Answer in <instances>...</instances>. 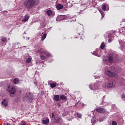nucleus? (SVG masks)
I'll return each instance as SVG.
<instances>
[{
    "label": "nucleus",
    "mask_w": 125,
    "mask_h": 125,
    "mask_svg": "<svg viewBox=\"0 0 125 125\" xmlns=\"http://www.w3.org/2000/svg\"><path fill=\"white\" fill-rule=\"evenodd\" d=\"M59 95H57L54 96V99L56 100V101H59Z\"/></svg>",
    "instance_id": "17"
},
{
    "label": "nucleus",
    "mask_w": 125,
    "mask_h": 125,
    "mask_svg": "<svg viewBox=\"0 0 125 125\" xmlns=\"http://www.w3.org/2000/svg\"><path fill=\"white\" fill-rule=\"evenodd\" d=\"M52 117L53 119H54L55 121H56V118H57V115H55L53 113H52Z\"/></svg>",
    "instance_id": "24"
},
{
    "label": "nucleus",
    "mask_w": 125,
    "mask_h": 125,
    "mask_svg": "<svg viewBox=\"0 0 125 125\" xmlns=\"http://www.w3.org/2000/svg\"><path fill=\"white\" fill-rule=\"evenodd\" d=\"M1 10V7L0 6V11Z\"/></svg>",
    "instance_id": "37"
},
{
    "label": "nucleus",
    "mask_w": 125,
    "mask_h": 125,
    "mask_svg": "<svg viewBox=\"0 0 125 125\" xmlns=\"http://www.w3.org/2000/svg\"><path fill=\"white\" fill-rule=\"evenodd\" d=\"M40 3V0H27L23 3V5L26 9H31L34 6Z\"/></svg>",
    "instance_id": "1"
},
{
    "label": "nucleus",
    "mask_w": 125,
    "mask_h": 125,
    "mask_svg": "<svg viewBox=\"0 0 125 125\" xmlns=\"http://www.w3.org/2000/svg\"><path fill=\"white\" fill-rule=\"evenodd\" d=\"M56 121L57 123H60V122H62V118H61L60 117H57Z\"/></svg>",
    "instance_id": "20"
},
{
    "label": "nucleus",
    "mask_w": 125,
    "mask_h": 125,
    "mask_svg": "<svg viewBox=\"0 0 125 125\" xmlns=\"http://www.w3.org/2000/svg\"><path fill=\"white\" fill-rule=\"evenodd\" d=\"M21 125H26V122H21Z\"/></svg>",
    "instance_id": "32"
},
{
    "label": "nucleus",
    "mask_w": 125,
    "mask_h": 125,
    "mask_svg": "<svg viewBox=\"0 0 125 125\" xmlns=\"http://www.w3.org/2000/svg\"><path fill=\"white\" fill-rule=\"evenodd\" d=\"M43 54H45V55H46L47 57H50V56H51V55L50 54V53H49V52H47V51H45L43 49Z\"/></svg>",
    "instance_id": "10"
},
{
    "label": "nucleus",
    "mask_w": 125,
    "mask_h": 125,
    "mask_svg": "<svg viewBox=\"0 0 125 125\" xmlns=\"http://www.w3.org/2000/svg\"><path fill=\"white\" fill-rule=\"evenodd\" d=\"M63 6V5L61 4H59L56 6V8L58 10H60V9H62Z\"/></svg>",
    "instance_id": "12"
},
{
    "label": "nucleus",
    "mask_w": 125,
    "mask_h": 125,
    "mask_svg": "<svg viewBox=\"0 0 125 125\" xmlns=\"http://www.w3.org/2000/svg\"><path fill=\"white\" fill-rule=\"evenodd\" d=\"M41 63H42V64H43V65H42V67H45V66H46V64H44V62L42 61V62H41Z\"/></svg>",
    "instance_id": "31"
},
{
    "label": "nucleus",
    "mask_w": 125,
    "mask_h": 125,
    "mask_svg": "<svg viewBox=\"0 0 125 125\" xmlns=\"http://www.w3.org/2000/svg\"><path fill=\"white\" fill-rule=\"evenodd\" d=\"M103 121V119L100 118V119H99V121H100V122H102Z\"/></svg>",
    "instance_id": "36"
},
{
    "label": "nucleus",
    "mask_w": 125,
    "mask_h": 125,
    "mask_svg": "<svg viewBox=\"0 0 125 125\" xmlns=\"http://www.w3.org/2000/svg\"><path fill=\"white\" fill-rule=\"evenodd\" d=\"M109 70H107L106 72V74L107 76H108V77H111V78H113V77H114L116 79L118 78V75L114 72V71H115L116 70L115 69V67L111 66L109 67Z\"/></svg>",
    "instance_id": "2"
},
{
    "label": "nucleus",
    "mask_w": 125,
    "mask_h": 125,
    "mask_svg": "<svg viewBox=\"0 0 125 125\" xmlns=\"http://www.w3.org/2000/svg\"><path fill=\"white\" fill-rule=\"evenodd\" d=\"M23 100H24V101L28 100L30 101V102H31V101H32V97L31 96V94L30 93H27L25 97H23Z\"/></svg>",
    "instance_id": "4"
},
{
    "label": "nucleus",
    "mask_w": 125,
    "mask_h": 125,
    "mask_svg": "<svg viewBox=\"0 0 125 125\" xmlns=\"http://www.w3.org/2000/svg\"><path fill=\"white\" fill-rule=\"evenodd\" d=\"M122 98H125V94H123L122 96Z\"/></svg>",
    "instance_id": "35"
},
{
    "label": "nucleus",
    "mask_w": 125,
    "mask_h": 125,
    "mask_svg": "<svg viewBox=\"0 0 125 125\" xmlns=\"http://www.w3.org/2000/svg\"><path fill=\"white\" fill-rule=\"evenodd\" d=\"M67 115H68V113H66V112L62 114V116L63 117H65V116H67Z\"/></svg>",
    "instance_id": "34"
},
{
    "label": "nucleus",
    "mask_w": 125,
    "mask_h": 125,
    "mask_svg": "<svg viewBox=\"0 0 125 125\" xmlns=\"http://www.w3.org/2000/svg\"><path fill=\"white\" fill-rule=\"evenodd\" d=\"M89 88L92 90H93L94 89H98V85L97 84H90L89 85Z\"/></svg>",
    "instance_id": "8"
},
{
    "label": "nucleus",
    "mask_w": 125,
    "mask_h": 125,
    "mask_svg": "<svg viewBox=\"0 0 125 125\" xmlns=\"http://www.w3.org/2000/svg\"><path fill=\"white\" fill-rule=\"evenodd\" d=\"M77 118H82V114L80 113H77Z\"/></svg>",
    "instance_id": "28"
},
{
    "label": "nucleus",
    "mask_w": 125,
    "mask_h": 125,
    "mask_svg": "<svg viewBox=\"0 0 125 125\" xmlns=\"http://www.w3.org/2000/svg\"><path fill=\"white\" fill-rule=\"evenodd\" d=\"M42 123H43V125H46L49 123V119H46L45 120H43L42 121Z\"/></svg>",
    "instance_id": "15"
},
{
    "label": "nucleus",
    "mask_w": 125,
    "mask_h": 125,
    "mask_svg": "<svg viewBox=\"0 0 125 125\" xmlns=\"http://www.w3.org/2000/svg\"><path fill=\"white\" fill-rule=\"evenodd\" d=\"M112 125H117V122L113 121L112 122Z\"/></svg>",
    "instance_id": "33"
},
{
    "label": "nucleus",
    "mask_w": 125,
    "mask_h": 125,
    "mask_svg": "<svg viewBox=\"0 0 125 125\" xmlns=\"http://www.w3.org/2000/svg\"><path fill=\"white\" fill-rule=\"evenodd\" d=\"M104 63L105 64H108V63L112 64V63H113V57L112 56H109L107 59L104 61Z\"/></svg>",
    "instance_id": "6"
},
{
    "label": "nucleus",
    "mask_w": 125,
    "mask_h": 125,
    "mask_svg": "<svg viewBox=\"0 0 125 125\" xmlns=\"http://www.w3.org/2000/svg\"><path fill=\"white\" fill-rule=\"evenodd\" d=\"M2 104L4 105V106H6L8 105V102L6 101V100L3 99L2 102Z\"/></svg>",
    "instance_id": "11"
},
{
    "label": "nucleus",
    "mask_w": 125,
    "mask_h": 125,
    "mask_svg": "<svg viewBox=\"0 0 125 125\" xmlns=\"http://www.w3.org/2000/svg\"><path fill=\"white\" fill-rule=\"evenodd\" d=\"M47 15H48V16H50L51 14H52V12L50 10H48L46 11Z\"/></svg>",
    "instance_id": "18"
},
{
    "label": "nucleus",
    "mask_w": 125,
    "mask_h": 125,
    "mask_svg": "<svg viewBox=\"0 0 125 125\" xmlns=\"http://www.w3.org/2000/svg\"><path fill=\"white\" fill-rule=\"evenodd\" d=\"M38 53H39L40 56V58L42 60H45L46 58L45 56H43V49H40L38 51Z\"/></svg>",
    "instance_id": "3"
},
{
    "label": "nucleus",
    "mask_w": 125,
    "mask_h": 125,
    "mask_svg": "<svg viewBox=\"0 0 125 125\" xmlns=\"http://www.w3.org/2000/svg\"><path fill=\"white\" fill-rule=\"evenodd\" d=\"M103 10L105 11L106 10V5L105 4H103Z\"/></svg>",
    "instance_id": "27"
},
{
    "label": "nucleus",
    "mask_w": 125,
    "mask_h": 125,
    "mask_svg": "<svg viewBox=\"0 0 125 125\" xmlns=\"http://www.w3.org/2000/svg\"><path fill=\"white\" fill-rule=\"evenodd\" d=\"M98 113H101L102 114H104L106 112V109L103 108L98 107L95 109Z\"/></svg>",
    "instance_id": "7"
},
{
    "label": "nucleus",
    "mask_w": 125,
    "mask_h": 125,
    "mask_svg": "<svg viewBox=\"0 0 125 125\" xmlns=\"http://www.w3.org/2000/svg\"><path fill=\"white\" fill-rule=\"evenodd\" d=\"M7 90L10 93H11L12 94H14V93L16 92V88H15V87L14 86H12L11 88L9 86Z\"/></svg>",
    "instance_id": "5"
},
{
    "label": "nucleus",
    "mask_w": 125,
    "mask_h": 125,
    "mask_svg": "<svg viewBox=\"0 0 125 125\" xmlns=\"http://www.w3.org/2000/svg\"><path fill=\"white\" fill-rule=\"evenodd\" d=\"M91 122L92 124H94L96 122V118H92Z\"/></svg>",
    "instance_id": "26"
},
{
    "label": "nucleus",
    "mask_w": 125,
    "mask_h": 125,
    "mask_svg": "<svg viewBox=\"0 0 125 125\" xmlns=\"http://www.w3.org/2000/svg\"><path fill=\"white\" fill-rule=\"evenodd\" d=\"M108 38H109L108 40V42H112V40H113V37L110 36V35H108Z\"/></svg>",
    "instance_id": "22"
},
{
    "label": "nucleus",
    "mask_w": 125,
    "mask_h": 125,
    "mask_svg": "<svg viewBox=\"0 0 125 125\" xmlns=\"http://www.w3.org/2000/svg\"><path fill=\"white\" fill-rule=\"evenodd\" d=\"M61 99H66V97L64 96V95H62L61 96Z\"/></svg>",
    "instance_id": "29"
},
{
    "label": "nucleus",
    "mask_w": 125,
    "mask_h": 125,
    "mask_svg": "<svg viewBox=\"0 0 125 125\" xmlns=\"http://www.w3.org/2000/svg\"><path fill=\"white\" fill-rule=\"evenodd\" d=\"M45 38H46V34H43L42 38V41H44Z\"/></svg>",
    "instance_id": "23"
},
{
    "label": "nucleus",
    "mask_w": 125,
    "mask_h": 125,
    "mask_svg": "<svg viewBox=\"0 0 125 125\" xmlns=\"http://www.w3.org/2000/svg\"><path fill=\"white\" fill-rule=\"evenodd\" d=\"M14 83L15 84H18L19 83V79L16 78L14 80Z\"/></svg>",
    "instance_id": "16"
},
{
    "label": "nucleus",
    "mask_w": 125,
    "mask_h": 125,
    "mask_svg": "<svg viewBox=\"0 0 125 125\" xmlns=\"http://www.w3.org/2000/svg\"><path fill=\"white\" fill-rule=\"evenodd\" d=\"M31 61H32V58H28L26 60V63H31Z\"/></svg>",
    "instance_id": "21"
},
{
    "label": "nucleus",
    "mask_w": 125,
    "mask_h": 125,
    "mask_svg": "<svg viewBox=\"0 0 125 125\" xmlns=\"http://www.w3.org/2000/svg\"><path fill=\"white\" fill-rule=\"evenodd\" d=\"M120 83L122 85H125V80L124 79H122L120 82Z\"/></svg>",
    "instance_id": "19"
},
{
    "label": "nucleus",
    "mask_w": 125,
    "mask_h": 125,
    "mask_svg": "<svg viewBox=\"0 0 125 125\" xmlns=\"http://www.w3.org/2000/svg\"><path fill=\"white\" fill-rule=\"evenodd\" d=\"M104 47H105V43H104V42H103L101 45V48L102 49H103Z\"/></svg>",
    "instance_id": "25"
},
{
    "label": "nucleus",
    "mask_w": 125,
    "mask_h": 125,
    "mask_svg": "<svg viewBox=\"0 0 125 125\" xmlns=\"http://www.w3.org/2000/svg\"><path fill=\"white\" fill-rule=\"evenodd\" d=\"M50 86L51 88H54V87L57 86V83H51L50 84Z\"/></svg>",
    "instance_id": "14"
},
{
    "label": "nucleus",
    "mask_w": 125,
    "mask_h": 125,
    "mask_svg": "<svg viewBox=\"0 0 125 125\" xmlns=\"http://www.w3.org/2000/svg\"><path fill=\"white\" fill-rule=\"evenodd\" d=\"M29 17L28 15H25L24 16V19L22 20V22H26L29 20Z\"/></svg>",
    "instance_id": "13"
},
{
    "label": "nucleus",
    "mask_w": 125,
    "mask_h": 125,
    "mask_svg": "<svg viewBox=\"0 0 125 125\" xmlns=\"http://www.w3.org/2000/svg\"><path fill=\"white\" fill-rule=\"evenodd\" d=\"M115 82H109L107 85V87H109V88H111V87H114V86H115Z\"/></svg>",
    "instance_id": "9"
},
{
    "label": "nucleus",
    "mask_w": 125,
    "mask_h": 125,
    "mask_svg": "<svg viewBox=\"0 0 125 125\" xmlns=\"http://www.w3.org/2000/svg\"><path fill=\"white\" fill-rule=\"evenodd\" d=\"M103 85H106V83H104Z\"/></svg>",
    "instance_id": "38"
},
{
    "label": "nucleus",
    "mask_w": 125,
    "mask_h": 125,
    "mask_svg": "<svg viewBox=\"0 0 125 125\" xmlns=\"http://www.w3.org/2000/svg\"><path fill=\"white\" fill-rule=\"evenodd\" d=\"M1 41L2 42H5V41H6V38H1Z\"/></svg>",
    "instance_id": "30"
}]
</instances>
